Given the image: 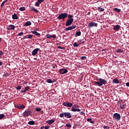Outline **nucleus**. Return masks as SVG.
<instances>
[{
  "label": "nucleus",
  "mask_w": 129,
  "mask_h": 129,
  "mask_svg": "<svg viewBox=\"0 0 129 129\" xmlns=\"http://www.w3.org/2000/svg\"><path fill=\"white\" fill-rule=\"evenodd\" d=\"M97 81H98V82L94 81V83L95 84H97L98 86H102L103 85H105L107 83V81L106 80H105V79L102 78H99Z\"/></svg>",
  "instance_id": "obj_1"
},
{
  "label": "nucleus",
  "mask_w": 129,
  "mask_h": 129,
  "mask_svg": "<svg viewBox=\"0 0 129 129\" xmlns=\"http://www.w3.org/2000/svg\"><path fill=\"white\" fill-rule=\"evenodd\" d=\"M63 116H64L66 118H69V119L73 117L71 112H63L62 113H60L59 114V117H63Z\"/></svg>",
  "instance_id": "obj_2"
},
{
  "label": "nucleus",
  "mask_w": 129,
  "mask_h": 129,
  "mask_svg": "<svg viewBox=\"0 0 129 129\" xmlns=\"http://www.w3.org/2000/svg\"><path fill=\"white\" fill-rule=\"evenodd\" d=\"M68 14L67 13H61L59 14L57 19L58 20L62 19L63 21H65V18H67Z\"/></svg>",
  "instance_id": "obj_3"
},
{
  "label": "nucleus",
  "mask_w": 129,
  "mask_h": 129,
  "mask_svg": "<svg viewBox=\"0 0 129 129\" xmlns=\"http://www.w3.org/2000/svg\"><path fill=\"white\" fill-rule=\"evenodd\" d=\"M113 118L116 121H119L121 119V115L119 113H116L113 114Z\"/></svg>",
  "instance_id": "obj_4"
},
{
  "label": "nucleus",
  "mask_w": 129,
  "mask_h": 129,
  "mask_svg": "<svg viewBox=\"0 0 129 129\" xmlns=\"http://www.w3.org/2000/svg\"><path fill=\"white\" fill-rule=\"evenodd\" d=\"M32 111L30 110H25V111H24L23 113V116L24 117H28L29 116H32Z\"/></svg>",
  "instance_id": "obj_5"
},
{
  "label": "nucleus",
  "mask_w": 129,
  "mask_h": 129,
  "mask_svg": "<svg viewBox=\"0 0 129 129\" xmlns=\"http://www.w3.org/2000/svg\"><path fill=\"white\" fill-rule=\"evenodd\" d=\"M62 105L64 107H71L73 106V103L69 102H63Z\"/></svg>",
  "instance_id": "obj_6"
},
{
  "label": "nucleus",
  "mask_w": 129,
  "mask_h": 129,
  "mask_svg": "<svg viewBox=\"0 0 129 129\" xmlns=\"http://www.w3.org/2000/svg\"><path fill=\"white\" fill-rule=\"evenodd\" d=\"M74 21V19H67V22L66 23V26L67 27H69V26L73 24Z\"/></svg>",
  "instance_id": "obj_7"
},
{
  "label": "nucleus",
  "mask_w": 129,
  "mask_h": 129,
  "mask_svg": "<svg viewBox=\"0 0 129 129\" xmlns=\"http://www.w3.org/2000/svg\"><path fill=\"white\" fill-rule=\"evenodd\" d=\"M77 104H75L72 106V111H73L74 112H76V111H78V112H79L80 111H81V109L76 108H77Z\"/></svg>",
  "instance_id": "obj_8"
},
{
  "label": "nucleus",
  "mask_w": 129,
  "mask_h": 129,
  "mask_svg": "<svg viewBox=\"0 0 129 129\" xmlns=\"http://www.w3.org/2000/svg\"><path fill=\"white\" fill-rule=\"evenodd\" d=\"M98 26V23H96L95 22H91L89 23V24L88 26V27L89 28H91L93 27H97Z\"/></svg>",
  "instance_id": "obj_9"
},
{
  "label": "nucleus",
  "mask_w": 129,
  "mask_h": 129,
  "mask_svg": "<svg viewBox=\"0 0 129 129\" xmlns=\"http://www.w3.org/2000/svg\"><path fill=\"white\" fill-rule=\"evenodd\" d=\"M58 73L63 75L68 73V71L67 69H59Z\"/></svg>",
  "instance_id": "obj_10"
},
{
  "label": "nucleus",
  "mask_w": 129,
  "mask_h": 129,
  "mask_svg": "<svg viewBox=\"0 0 129 129\" xmlns=\"http://www.w3.org/2000/svg\"><path fill=\"white\" fill-rule=\"evenodd\" d=\"M40 51V48H36V49L33 50L32 52V55L33 56H35L36 55L38 52Z\"/></svg>",
  "instance_id": "obj_11"
},
{
  "label": "nucleus",
  "mask_w": 129,
  "mask_h": 129,
  "mask_svg": "<svg viewBox=\"0 0 129 129\" xmlns=\"http://www.w3.org/2000/svg\"><path fill=\"white\" fill-rule=\"evenodd\" d=\"M76 27L77 26L76 25H72L71 26H69V27L65 29V31H70L72 30H74V29H75Z\"/></svg>",
  "instance_id": "obj_12"
},
{
  "label": "nucleus",
  "mask_w": 129,
  "mask_h": 129,
  "mask_svg": "<svg viewBox=\"0 0 129 129\" xmlns=\"http://www.w3.org/2000/svg\"><path fill=\"white\" fill-rule=\"evenodd\" d=\"M16 108H17L18 109H23V108H25V106L24 104H18L16 106Z\"/></svg>",
  "instance_id": "obj_13"
},
{
  "label": "nucleus",
  "mask_w": 129,
  "mask_h": 129,
  "mask_svg": "<svg viewBox=\"0 0 129 129\" xmlns=\"http://www.w3.org/2000/svg\"><path fill=\"white\" fill-rule=\"evenodd\" d=\"M16 28V26H15L13 25H10L7 28V30H14V29Z\"/></svg>",
  "instance_id": "obj_14"
},
{
  "label": "nucleus",
  "mask_w": 129,
  "mask_h": 129,
  "mask_svg": "<svg viewBox=\"0 0 129 129\" xmlns=\"http://www.w3.org/2000/svg\"><path fill=\"white\" fill-rule=\"evenodd\" d=\"M55 120L53 119H51V120H48L46 121V123H48V125H51L52 123H54Z\"/></svg>",
  "instance_id": "obj_15"
},
{
  "label": "nucleus",
  "mask_w": 129,
  "mask_h": 129,
  "mask_svg": "<svg viewBox=\"0 0 129 129\" xmlns=\"http://www.w3.org/2000/svg\"><path fill=\"white\" fill-rule=\"evenodd\" d=\"M120 28V26L117 25L114 26L113 30L115 31H118L119 30V28Z\"/></svg>",
  "instance_id": "obj_16"
},
{
  "label": "nucleus",
  "mask_w": 129,
  "mask_h": 129,
  "mask_svg": "<svg viewBox=\"0 0 129 129\" xmlns=\"http://www.w3.org/2000/svg\"><path fill=\"white\" fill-rule=\"evenodd\" d=\"M31 33L34 34L36 36H40V33L37 32L36 31H31Z\"/></svg>",
  "instance_id": "obj_17"
},
{
  "label": "nucleus",
  "mask_w": 129,
  "mask_h": 129,
  "mask_svg": "<svg viewBox=\"0 0 129 129\" xmlns=\"http://www.w3.org/2000/svg\"><path fill=\"white\" fill-rule=\"evenodd\" d=\"M19 18V17L17 16V14H16V13H14V14H13L12 15L13 19H18Z\"/></svg>",
  "instance_id": "obj_18"
},
{
  "label": "nucleus",
  "mask_w": 129,
  "mask_h": 129,
  "mask_svg": "<svg viewBox=\"0 0 129 129\" xmlns=\"http://www.w3.org/2000/svg\"><path fill=\"white\" fill-rule=\"evenodd\" d=\"M112 82H113V83H114V84L119 83V81L118 79L117 78L114 79V80L112 81Z\"/></svg>",
  "instance_id": "obj_19"
},
{
  "label": "nucleus",
  "mask_w": 129,
  "mask_h": 129,
  "mask_svg": "<svg viewBox=\"0 0 129 129\" xmlns=\"http://www.w3.org/2000/svg\"><path fill=\"white\" fill-rule=\"evenodd\" d=\"M81 35V31H77L76 32V34L75 35V37H77L78 36H80Z\"/></svg>",
  "instance_id": "obj_20"
},
{
  "label": "nucleus",
  "mask_w": 129,
  "mask_h": 129,
  "mask_svg": "<svg viewBox=\"0 0 129 129\" xmlns=\"http://www.w3.org/2000/svg\"><path fill=\"white\" fill-rule=\"evenodd\" d=\"M27 39H32L33 37V35L32 34L27 35H26Z\"/></svg>",
  "instance_id": "obj_21"
},
{
  "label": "nucleus",
  "mask_w": 129,
  "mask_h": 129,
  "mask_svg": "<svg viewBox=\"0 0 129 129\" xmlns=\"http://www.w3.org/2000/svg\"><path fill=\"white\" fill-rule=\"evenodd\" d=\"M92 118H88V119H87V120L88 122H90L91 123H93V124L95 123V121H93V120H92Z\"/></svg>",
  "instance_id": "obj_22"
},
{
  "label": "nucleus",
  "mask_w": 129,
  "mask_h": 129,
  "mask_svg": "<svg viewBox=\"0 0 129 129\" xmlns=\"http://www.w3.org/2000/svg\"><path fill=\"white\" fill-rule=\"evenodd\" d=\"M31 25H32L31 22L30 21H28L25 23V24L24 25V26H25V27H27L28 26H30Z\"/></svg>",
  "instance_id": "obj_23"
},
{
  "label": "nucleus",
  "mask_w": 129,
  "mask_h": 129,
  "mask_svg": "<svg viewBox=\"0 0 129 129\" xmlns=\"http://www.w3.org/2000/svg\"><path fill=\"white\" fill-rule=\"evenodd\" d=\"M46 82L48 83H53L55 82V81H52L51 80H50V79H47Z\"/></svg>",
  "instance_id": "obj_24"
},
{
  "label": "nucleus",
  "mask_w": 129,
  "mask_h": 129,
  "mask_svg": "<svg viewBox=\"0 0 129 129\" xmlns=\"http://www.w3.org/2000/svg\"><path fill=\"white\" fill-rule=\"evenodd\" d=\"M30 9L33 10V11L35 12V13H39V11L36 10L34 7H31Z\"/></svg>",
  "instance_id": "obj_25"
},
{
  "label": "nucleus",
  "mask_w": 129,
  "mask_h": 129,
  "mask_svg": "<svg viewBox=\"0 0 129 129\" xmlns=\"http://www.w3.org/2000/svg\"><path fill=\"white\" fill-rule=\"evenodd\" d=\"M28 124L29 125H35V122L34 121H33V120H31V121H30L28 122Z\"/></svg>",
  "instance_id": "obj_26"
},
{
  "label": "nucleus",
  "mask_w": 129,
  "mask_h": 129,
  "mask_svg": "<svg viewBox=\"0 0 129 129\" xmlns=\"http://www.w3.org/2000/svg\"><path fill=\"white\" fill-rule=\"evenodd\" d=\"M26 8L25 7H21L19 8V11L21 12H24L25 11Z\"/></svg>",
  "instance_id": "obj_27"
},
{
  "label": "nucleus",
  "mask_w": 129,
  "mask_h": 129,
  "mask_svg": "<svg viewBox=\"0 0 129 129\" xmlns=\"http://www.w3.org/2000/svg\"><path fill=\"white\" fill-rule=\"evenodd\" d=\"M114 11L115 12H117V13H120V12H121V10L120 9H118V8H114Z\"/></svg>",
  "instance_id": "obj_28"
},
{
  "label": "nucleus",
  "mask_w": 129,
  "mask_h": 129,
  "mask_svg": "<svg viewBox=\"0 0 129 129\" xmlns=\"http://www.w3.org/2000/svg\"><path fill=\"white\" fill-rule=\"evenodd\" d=\"M126 105V103H125L124 104L121 105L120 106V108L121 109H124V107H125Z\"/></svg>",
  "instance_id": "obj_29"
},
{
  "label": "nucleus",
  "mask_w": 129,
  "mask_h": 129,
  "mask_svg": "<svg viewBox=\"0 0 129 129\" xmlns=\"http://www.w3.org/2000/svg\"><path fill=\"white\" fill-rule=\"evenodd\" d=\"M98 11H100V12H104L105 10L103 8H101V7H98Z\"/></svg>",
  "instance_id": "obj_30"
},
{
  "label": "nucleus",
  "mask_w": 129,
  "mask_h": 129,
  "mask_svg": "<svg viewBox=\"0 0 129 129\" xmlns=\"http://www.w3.org/2000/svg\"><path fill=\"white\" fill-rule=\"evenodd\" d=\"M46 37L47 39H51L52 38V35H50V34H46Z\"/></svg>",
  "instance_id": "obj_31"
},
{
  "label": "nucleus",
  "mask_w": 129,
  "mask_h": 129,
  "mask_svg": "<svg viewBox=\"0 0 129 129\" xmlns=\"http://www.w3.org/2000/svg\"><path fill=\"white\" fill-rule=\"evenodd\" d=\"M67 16L69 19H73V18H74V16L71 15V14H69V15Z\"/></svg>",
  "instance_id": "obj_32"
},
{
  "label": "nucleus",
  "mask_w": 129,
  "mask_h": 129,
  "mask_svg": "<svg viewBox=\"0 0 129 129\" xmlns=\"http://www.w3.org/2000/svg\"><path fill=\"white\" fill-rule=\"evenodd\" d=\"M86 58H87V57L86 56H83L80 57V60H85V59Z\"/></svg>",
  "instance_id": "obj_33"
},
{
  "label": "nucleus",
  "mask_w": 129,
  "mask_h": 129,
  "mask_svg": "<svg viewBox=\"0 0 129 129\" xmlns=\"http://www.w3.org/2000/svg\"><path fill=\"white\" fill-rule=\"evenodd\" d=\"M116 52H120V53H122L123 52V50H122V49H117L116 50Z\"/></svg>",
  "instance_id": "obj_34"
},
{
  "label": "nucleus",
  "mask_w": 129,
  "mask_h": 129,
  "mask_svg": "<svg viewBox=\"0 0 129 129\" xmlns=\"http://www.w3.org/2000/svg\"><path fill=\"white\" fill-rule=\"evenodd\" d=\"M5 116V115L4 114H0V119H3Z\"/></svg>",
  "instance_id": "obj_35"
},
{
  "label": "nucleus",
  "mask_w": 129,
  "mask_h": 129,
  "mask_svg": "<svg viewBox=\"0 0 129 129\" xmlns=\"http://www.w3.org/2000/svg\"><path fill=\"white\" fill-rule=\"evenodd\" d=\"M79 45V44H78L76 42H75L73 44L74 47H78Z\"/></svg>",
  "instance_id": "obj_36"
},
{
  "label": "nucleus",
  "mask_w": 129,
  "mask_h": 129,
  "mask_svg": "<svg viewBox=\"0 0 129 129\" xmlns=\"http://www.w3.org/2000/svg\"><path fill=\"white\" fill-rule=\"evenodd\" d=\"M7 2V1H5L4 2H2V4H1V7H4V6L5 5V3Z\"/></svg>",
  "instance_id": "obj_37"
},
{
  "label": "nucleus",
  "mask_w": 129,
  "mask_h": 129,
  "mask_svg": "<svg viewBox=\"0 0 129 129\" xmlns=\"http://www.w3.org/2000/svg\"><path fill=\"white\" fill-rule=\"evenodd\" d=\"M30 89V86H27L25 88V89L26 90V91H28V90H29Z\"/></svg>",
  "instance_id": "obj_38"
},
{
  "label": "nucleus",
  "mask_w": 129,
  "mask_h": 129,
  "mask_svg": "<svg viewBox=\"0 0 129 129\" xmlns=\"http://www.w3.org/2000/svg\"><path fill=\"white\" fill-rule=\"evenodd\" d=\"M35 6L37 7H39L40 6L39 2H36Z\"/></svg>",
  "instance_id": "obj_39"
},
{
  "label": "nucleus",
  "mask_w": 129,
  "mask_h": 129,
  "mask_svg": "<svg viewBox=\"0 0 129 129\" xmlns=\"http://www.w3.org/2000/svg\"><path fill=\"white\" fill-rule=\"evenodd\" d=\"M4 51H0V58H2V55H4Z\"/></svg>",
  "instance_id": "obj_40"
},
{
  "label": "nucleus",
  "mask_w": 129,
  "mask_h": 129,
  "mask_svg": "<svg viewBox=\"0 0 129 129\" xmlns=\"http://www.w3.org/2000/svg\"><path fill=\"white\" fill-rule=\"evenodd\" d=\"M66 126H67L68 128H71L72 126V125L71 124H67L66 125Z\"/></svg>",
  "instance_id": "obj_41"
},
{
  "label": "nucleus",
  "mask_w": 129,
  "mask_h": 129,
  "mask_svg": "<svg viewBox=\"0 0 129 129\" xmlns=\"http://www.w3.org/2000/svg\"><path fill=\"white\" fill-rule=\"evenodd\" d=\"M24 34V33L23 32H20V33H18V36H21L22 35H23Z\"/></svg>",
  "instance_id": "obj_42"
},
{
  "label": "nucleus",
  "mask_w": 129,
  "mask_h": 129,
  "mask_svg": "<svg viewBox=\"0 0 129 129\" xmlns=\"http://www.w3.org/2000/svg\"><path fill=\"white\" fill-rule=\"evenodd\" d=\"M35 110L36 111H40L41 110V109L40 108H36Z\"/></svg>",
  "instance_id": "obj_43"
},
{
  "label": "nucleus",
  "mask_w": 129,
  "mask_h": 129,
  "mask_svg": "<svg viewBox=\"0 0 129 129\" xmlns=\"http://www.w3.org/2000/svg\"><path fill=\"white\" fill-rule=\"evenodd\" d=\"M45 0H38V2H39V4L44 2Z\"/></svg>",
  "instance_id": "obj_44"
},
{
  "label": "nucleus",
  "mask_w": 129,
  "mask_h": 129,
  "mask_svg": "<svg viewBox=\"0 0 129 129\" xmlns=\"http://www.w3.org/2000/svg\"><path fill=\"white\" fill-rule=\"evenodd\" d=\"M22 89V86H18L16 87L17 90H21Z\"/></svg>",
  "instance_id": "obj_45"
},
{
  "label": "nucleus",
  "mask_w": 129,
  "mask_h": 129,
  "mask_svg": "<svg viewBox=\"0 0 129 129\" xmlns=\"http://www.w3.org/2000/svg\"><path fill=\"white\" fill-rule=\"evenodd\" d=\"M51 37H52L53 39H55V38H56V36L55 34H53L51 35Z\"/></svg>",
  "instance_id": "obj_46"
},
{
  "label": "nucleus",
  "mask_w": 129,
  "mask_h": 129,
  "mask_svg": "<svg viewBox=\"0 0 129 129\" xmlns=\"http://www.w3.org/2000/svg\"><path fill=\"white\" fill-rule=\"evenodd\" d=\"M103 128H104V129H109V127H108V126H105V125H104V126H103Z\"/></svg>",
  "instance_id": "obj_47"
},
{
  "label": "nucleus",
  "mask_w": 129,
  "mask_h": 129,
  "mask_svg": "<svg viewBox=\"0 0 129 129\" xmlns=\"http://www.w3.org/2000/svg\"><path fill=\"white\" fill-rule=\"evenodd\" d=\"M50 128L49 126H46L45 127H44L45 129H49Z\"/></svg>",
  "instance_id": "obj_48"
},
{
  "label": "nucleus",
  "mask_w": 129,
  "mask_h": 129,
  "mask_svg": "<svg viewBox=\"0 0 129 129\" xmlns=\"http://www.w3.org/2000/svg\"><path fill=\"white\" fill-rule=\"evenodd\" d=\"M27 39V35L24 36V37H23V39Z\"/></svg>",
  "instance_id": "obj_49"
},
{
  "label": "nucleus",
  "mask_w": 129,
  "mask_h": 129,
  "mask_svg": "<svg viewBox=\"0 0 129 129\" xmlns=\"http://www.w3.org/2000/svg\"><path fill=\"white\" fill-rule=\"evenodd\" d=\"M126 86L129 87V83H126Z\"/></svg>",
  "instance_id": "obj_50"
},
{
  "label": "nucleus",
  "mask_w": 129,
  "mask_h": 129,
  "mask_svg": "<svg viewBox=\"0 0 129 129\" xmlns=\"http://www.w3.org/2000/svg\"><path fill=\"white\" fill-rule=\"evenodd\" d=\"M21 92H22V93H25V92H26V90H22L21 91Z\"/></svg>",
  "instance_id": "obj_51"
},
{
  "label": "nucleus",
  "mask_w": 129,
  "mask_h": 129,
  "mask_svg": "<svg viewBox=\"0 0 129 129\" xmlns=\"http://www.w3.org/2000/svg\"><path fill=\"white\" fill-rule=\"evenodd\" d=\"M45 128L44 126L40 127V129H44Z\"/></svg>",
  "instance_id": "obj_52"
},
{
  "label": "nucleus",
  "mask_w": 129,
  "mask_h": 129,
  "mask_svg": "<svg viewBox=\"0 0 129 129\" xmlns=\"http://www.w3.org/2000/svg\"><path fill=\"white\" fill-rule=\"evenodd\" d=\"M57 48H58V49H61L62 47H61V46H58V47H57Z\"/></svg>",
  "instance_id": "obj_53"
},
{
  "label": "nucleus",
  "mask_w": 129,
  "mask_h": 129,
  "mask_svg": "<svg viewBox=\"0 0 129 129\" xmlns=\"http://www.w3.org/2000/svg\"><path fill=\"white\" fill-rule=\"evenodd\" d=\"M81 113L82 114H85V112H84L83 111H81Z\"/></svg>",
  "instance_id": "obj_54"
},
{
  "label": "nucleus",
  "mask_w": 129,
  "mask_h": 129,
  "mask_svg": "<svg viewBox=\"0 0 129 129\" xmlns=\"http://www.w3.org/2000/svg\"><path fill=\"white\" fill-rule=\"evenodd\" d=\"M3 62H0V67L2 66Z\"/></svg>",
  "instance_id": "obj_55"
},
{
  "label": "nucleus",
  "mask_w": 129,
  "mask_h": 129,
  "mask_svg": "<svg viewBox=\"0 0 129 129\" xmlns=\"http://www.w3.org/2000/svg\"><path fill=\"white\" fill-rule=\"evenodd\" d=\"M80 106L79 105H78V104H77V107L76 108H80Z\"/></svg>",
  "instance_id": "obj_56"
},
{
  "label": "nucleus",
  "mask_w": 129,
  "mask_h": 129,
  "mask_svg": "<svg viewBox=\"0 0 129 129\" xmlns=\"http://www.w3.org/2000/svg\"><path fill=\"white\" fill-rule=\"evenodd\" d=\"M38 31V29L36 28L35 29H34V31Z\"/></svg>",
  "instance_id": "obj_57"
},
{
  "label": "nucleus",
  "mask_w": 129,
  "mask_h": 129,
  "mask_svg": "<svg viewBox=\"0 0 129 129\" xmlns=\"http://www.w3.org/2000/svg\"><path fill=\"white\" fill-rule=\"evenodd\" d=\"M61 49H65V47H61Z\"/></svg>",
  "instance_id": "obj_58"
},
{
  "label": "nucleus",
  "mask_w": 129,
  "mask_h": 129,
  "mask_svg": "<svg viewBox=\"0 0 129 129\" xmlns=\"http://www.w3.org/2000/svg\"><path fill=\"white\" fill-rule=\"evenodd\" d=\"M2 41V38H0V42Z\"/></svg>",
  "instance_id": "obj_59"
},
{
  "label": "nucleus",
  "mask_w": 129,
  "mask_h": 129,
  "mask_svg": "<svg viewBox=\"0 0 129 129\" xmlns=\"http://www.w3.org/2000/svg\"><path fill=\"white\" fill-rule=\"evenodd\" d=\"M41 113H43V111L42 110V111H41Z\"/></svg>",
  "instance_id": "obj_60"
},
{
  "label": "nucleus",
  "mask_w": 129,
  "mask_h": 129,
  "mask_svg": "<svg viewBox=\"0 0 129 129\" xmlns=\"http://www.w3.org/2000/svg\"><path fill=\"white\" fill-rule=\"evenodd\" d=\"M34 59H35V60H37V58H36V57H35Z\"/></svg>",
  "instance_id": "obj_61"
},
{
  "label": "nucleus",
  "mask_w": 129,
  "mask_h": 129,
  "mask_svg": "<svg viewBox=\"0 0 129 129\" xmlns=\"http://www.w3.org/2000/svg\"><path fill=\"white\" fill-rule=\"evenodd\" d=\"M84 43H85L84 41H83V42H82V44H84Z\"/></svg>",
  "instance_id": "obj_62"
},
{
  "label": "nucleus",
  "mask_w": 129,
  "mask_h": 129,
  "mask_svg": "<svg viewBox=\"0 0 129 129\" xmlns=\"http://www.w3.org/2000/svg\"><path fill=\"white\" fill-rule=\"evenodd\" d=\"M2 96V93H0V96Z\"/></svg>",
  "instance_id": "obj_63"
},
{
  "label": "nucleus",
  "mask_w": 129,
  "mask_h": 129,
  "mask_svg": "<svg viewBox=\"0 0 129 129\" xmlns=\"http://www.w3.org/2000/svg\"><path fill=\"white\" fill-rule=\"evenodd\" d=\"M56 45H59V43H57Z\"/></svg>",
  "instance_id": "obj_64"
}]
</instances>
